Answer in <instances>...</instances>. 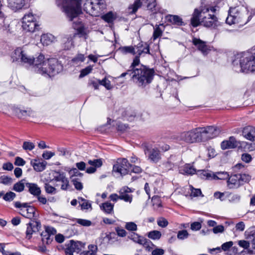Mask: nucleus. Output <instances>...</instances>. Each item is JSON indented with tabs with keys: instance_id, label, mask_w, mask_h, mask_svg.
<instances>
[{
	"instance_id": "11",
	"label": "nucleus",
	"mask_w": 255,
	"mask_h": 255,
	"mask_svg": "<svg viewBox=\"0 0 255 255\" xmlns=\"http://www.w3.org/2000/svg\"><path fill=\"white\" fill-rule=\"evenodd\" d=\"M85 244L81 242L70 241L68 244L65 252L67 255H80L85 248Z\"/></svg>"
},
{
	"instance_id": "24",
	"label": "nucleus",
	"mask_w": 255,
	"mask_h": 255,
	"mask_svg": "<svg viewBox=\"0 0 255 255\" xmlns=\"http://www.w3.org/2000/svg\"><path fill=\"white\" fill-rule=\"evenodd\" d=\"M15 112L19 118H23L27 116L34 117L35 116V113L29 108H27L26 110L17 108L15 110Z\"/></svg>"
},
{
	"instance_id": "25",
	"label": "nucleus",
	"mask_w": 255,
	"mask_h": 255,
	"mask_svg": "<svg viewBox=\"0 0 255 255\" xmlns=\"http://www.w3.org/2000/svg\"><path fill=\"white\" fill-rule=\"evenodd\" d=\"M30 164L34 170L37 172H41L45 170L47 165V162L45 161L38 162L37 159H31Z\"/></svg>"
},
{
	"instance_id": "41",
	"label": "nucleus",
	"mask_w": 255,
	"mask_h": 255,
	"mask_svg": "<svg viewBox=\"0 0 255 255\" xmlns=\"http://www.w3.org/2000/svg\"><path fill=\"white\" fill-rule=\"evenodd\" d=\"M238 175L241 185L249 182L251 179V176L248 174H238Z\"/></svg>"
},
{
	"instance_id": "32",
	"label": "nucleus",
	"mask_w": 255,
	"mask_h": 255,
	"mask_svg": "<svg viewBox=\"0 0 255 255\" xmlns=\"http://www.w3.org/2000/svg\"><path fill=\"white\" fill-rule=\"evenodd\" d=\"M114 207V204L108 202L104 203L100 205L101 209L108 214L113 213Z\"/></svg>"
},
{
	"instance_id": "56",
	"label": "nucleus",
	"mask_w": 255,
	"mask_h": 255,
	"mask_svg": "<svg viewBox=\"0 0 255 255\" xmlns=\"http://www.w3.org/2000/svg\"><path fill=\"white\" fill-rule=\"evenodd\" d=\"M99 83L100 85L104 86L106 89L108 90L112 88L111 82L106 78L102 80H99Z\"/></svg>"
},
{
	"instance_id": "15",
	"label": "nucleus",
	"mask_w": 255,
	"mask_h": 255,
	"mask_svg": "<svg viewBox=\"0 0 255 255\" xmlns=\"http://www.w3.org/2000/svg\"><path fill=\"white\" fill-rule=\"evenodd\" d=\"M132 190L128 186H124L119 191L120 199L124 200L126 202L131 203L132 201L133 196L129 194Z\"/></svg>"
},
{
	"instance_id": "35",
	"label": "nucleus",
	"mask_w": 255,
	"mask_h": 255,
	"mask_svg": "<svg viewBox=\"0 0 255 255\" xmlns=\"http://www.w3.org/2000/svg\"><path fill=\"white\" fill-rule=\"evenodd\" d=\"M26 183L25 179L21 180L14 184L13 190L17 192H21L23 191L24 189Z\"/></svg>"
},
{
	"instance_id": "17",
	"label": "nucleus",
	"mask_w": 255,
	"mask_h": 255,
	"mask_svg": "<svg viewBox=\"0 0 255 255\" xmlns=\"http://www.w3.org/2000/svg\"><path fill=\"white\" fill-rule=\"evenodd\" d=\"M53 180L62 183L61 189L63 190L68 189L69 187V180L66 177L63 172H56L54 176Z\"/></svg>"
},
{
	"instance_id": "50",
	"label": "nucleus",
	"mask_w": 255,
	"mask_h": 255,
	"mask_svg": "<svg viewBox=\"0 0 255 255\" xmlns=\"http://www.w3.org/2000/svg\"><path fill=\"white\" fill-rule=\"evenodd\" d=\"M88 163L93 167L98 168L102 166V161L101 159L89 160L88 161Z\"/></svg>"
},
{
	"instance_id": "3",
	"label": "nucleus",
	"mask_w": 255,
	"mask_h": 255,
	"mask_svg": "<svg viewBox=\"0 0 255 255\" xmlns=\"http://www.w3.org/2000/svg\"><path fill=\"white\" fill-rule=\"evenodd\" d=\"M218 133L216 127H198L181 132L178 139L187 143H195L206 141L216 137Z\"/></svg>"
},
{
	"instance_id": "54",
	"label": "nucleus",
	"mask_w": 255,
	"mask_h": 255,
	"mask_svg": "<svg viewBox=\"0 0 255 255\" xmlns=\"http://www.w3.org/2000/svg\"><path fill=\"white\" fill-rule=\"evenodd\" d=\"M16 194L11 191L7 192L3 197V199L6 201H11L15 197Z\"/></svg>"
},
{
	"instance_id": "27",
	"label": "nucleus",
	"mask_w": 255,
	"mask_h": 255,
	"mask_svg": "<svg viewBox=\"0 0 255 255\" xmlns=\"http://www.w3.org/2000/svg\"><path fill=\"white\" fill-rule=\"evenodd\" d=\"M196 172V169L189 164H186L181 167L179 169V172L182 174L187 175H191L194 174Z\"/></svg>"
},
{
	"instance_id": "52",
	"label": "nucleus",
	"mask_w": 255,
	"mask_h": 255,
	"mask_svg": "<svg viewBox=\"0 0 255 255\" xmlns=\"http://www.w3.org/2000/svg\"><path fill=\"white\" fill-rule=\"evenodd\" d=\"M35 147L33 142L30 141H24L23 143L22 148L25 150H32Z\"/></svg>"
},
{
	"instance_id": "16",
	"label": "nucleus",
	"mask_w": 255,
	"mask_h": 255,
	"mask_svg": "<svg viewBox=\"0 0 255 255\" xmlns=\"http://www.w3.org/2000/svg\"><path fill=\"white\" fill-rule=\"evenodd\" d=\"M41 226V223L38 221H33L32 222L27 224L26 231V238L30 239L34 232L39 231Z\"/></svg>"
},
{
	"instance_id": "22",
	"label": "nucleus",
	"mask_w": 255,
	"mask_h": 255,
	"mask_svg": "<svg viewBox=\"0 0 255 255\" xmlns=\"http://www.w3.org/2000/svg\"><path fill=\"white\" fill-rule=\"evenodd\" d=\"M25 186L28 189V191L31 195L35 197L40 195L41 190L37 184L27 182L25 183Z\"/></svg>"
},
{
	"instance_id": "55",
	"label": "nucleus",
	"mask_w": 255,
	"mask_h": 255,
	"mask_svg": "<svg viewBox=\"0 0 255 255\" xmlns=\"http://www.w3.org/2000/svg\"><path fill=\"white\" fill-rule=\"evenodd\" d=\"M45 190L48 194H54L56 192V188L48 183L45 184Z\"/></svg>"
},
{
	"instance_id": "44",
	"label": "nucleus",
	"mask_w": 255,
	"mask_h": 255,
	"mask_svg": "<svg viewBox=\"0 0 255 255\" xmlns=\"http://www.w3.org/2000/svg\"><path fill=\"white\" fill-rule=\"evenodd\" d=\"M12 182V179L10 177L5 175H2L0 177V183L1 184L8 185L11 184Z\"/></svg>"
},
{
	"instance_id": "33",
	"label": "nucleus",
	"mask_w": 255,
	"mask_h": 255,
	"mask_svg": "<svg viewBox=\"0 0 255 255\" xmlns=\"http://www.w3.org/2000/svg\"><path fill=\"white\" fill-rule=\"evenodd\" d=\"M166 18L168 21L178 25H182L183 23L182 19L177 15H169Z\"/></svg>"
},
{
	"instance_id": "18",
	"label": "nucleus",
	"mask_w": 255,
	"mask_h": 255,
	"mask_svg": "<svg viewBox=\"0 0 255 255\" xmlns=\"http://www.w3.org/2000/svg\"><path fill=\"white\" fill-rule=\"evenodd\" d=\"M193 43L204 55H207L211 50V47L207 45L205 42L200 39L194 38Z\"/></svg>"
},
{
	"instance_id": "47",
	"label": "nucleus",
	"mask_w": 255,
	"mask_h": 255,
	"mask_svg": "<svg viewBox=\"0 0 255 255\" xmlns=\"http://www.w3.org/2000/svg\"><path fill=\"white\" fill-rule=\"evenodd\" d=\"M72 182L76 189L81 190L83 189V185L82 183L74 176H72Z\"/></svg>"
},
{
	"instance_id": "45",
	"label": "nucleus",
	"mask_w": 255,
	"mask_h": 255,
	"mask_svg": "<svg viewBox=\"0 0 255 255\" xmlns=\"http://www.w3.org/2000/svg\"><path fill=\"white\" fill-rule=\"evenodd\" d=\"M125 227L129 231L134 232L137 230V225L135 223L132 222L126 223Z\"/></svg>"
},
{
	"instance_id": "37",
	"label": "nucleus",
	"mask_w": 255,
	"mask_h": 255,
	"mask_svg": "<svg viewBox=\"0 0 255 255\" xmlns=\"http://www.w3.org/2000/svg\"><path fill=\"white\" fill-rule=\"evenodd\" d=\"M119 50L125 54L131 53L134 55L135 54V48L131 46L121 47L119 48Z\"/></svg>"
},
{
	"instance_id": "14",
	"label": "nucleus",
	"mask_w": 255,
	"mask_h": 255,
	"mask_svg": "<svg viewBox=\"0 0 255 255\" xmlns=\"http://www.w3.org/2000/svg\"><path fill=\"white\" fill-rule=\"evenodd\" d=\"M45 230L41 233L42 241L44 243L49 244L52 241L51 236L56 233V230L52 227L45 226Z\"/></svg>"
},
{
	"instance_id": "63",
	"label": "nucleus",
	"mask_w": 255,
	"mask_h": 255,
	"mask_svg": "<svg viewBox=\"0 0 255 255\" xmlns=\"http://www.w3.org/2000/svg\"><path fill=\"white\" fill-rule=\"evenodd\" d=\"M55 155V153L49 151H45L42 154V157L45 159H49Z\"/></svg>"
},
{
	"instance_id": "20",
	"label": "nucleus",
	"mask_w": 255,
	"mask_h": 255,
	"mask_svg": "<svg viewBox=\"0 0 255 255\" xmlns=\"http://www.w3.org/2000/svg\"><path fill=\"white\" fill-rule=\"evenodd\" d=\"M242 133L247 139L252 141H255V127L247 126L244 128Z\"/></svg>"
},
{
	"instance_id": "21",
	"label": "nucleus",
	"mask_w": 255,
	"mask_h": 255,
	"mask_svg": "<svg viewBox=\"0 0 255 255\" xmlns=\"http://www.w3.org/2000/svg\"><path fill=\"white\" fill-rule=\"evenodd\" d=\"M241 185L238 174H234L229 177L227 186L229 189H237Z\"/></svg>"
},
{
	"instance_id": "30",
	"label": "nucleus",
	"mask_w": 255,
	"mask_h": 255,
	"mask_svg": "<svg viewBox=\"0 0 255 255\" xmlns=\"http://www.w3.org/2000/svg\"><path fill=\"white\" fill-rule=\"evenodd\" d=\"M128 238L132 240L133 242L137 243L139 245L145 244L146 242V239L143 237L139 236L138 234L135 233H132Z\"/></svg>"
},
{
	"instance_id": "9",
	"label": "nucleus",
	"mask_w": 255,
	"mask_h": 255,
	"mask_svg": "<svg viewBox=\"0 0 255 255\" xmlns=\"http://www.w3.org/2000/svg\"><path fill=\"white\" fill-rule=\"evenodd\" d=\"M38 26L35 17L32 13L24 15L22 19V27L27 32H33Z\"/></svg>"
},
{
	"instance_id": "51",
	"label": "nucleus",
	"mask_w": 255,
	"mask_h": 255,
	"mask_svg": "<svg viewBox=\"0 0 255 255\" xmlns=\"http://www.w3.org/2000/svg\"><path fill=\"white\" fill-rule=\"evenodd\" d=\"M228 192H216L214 194V196L216 199H219L221 201H224L226 199H227Z\"/></svg>"
},
{
	"instance_id": "61",
	"label": "nucleus",
	"mask_w": 255,
	"mask_h": 255,
	"mask_svg": "<svg viewBox=\"0 0 255 255\" xmlns=\"http://www.w3.org/2000/svg\"><path fill=\"white\" fill-rule=\"evenodd\" d=\"M116 231L118 236L121 237H125L127 234V232L125 229L120 227L116 228Z\"/></svg>"
},
{
	"instance_id": "40",
	"label": "nucleus",
	"mask_w": 255,
	"mask_h": 255,
	"mask_svg": "<svg viewBox=\"0 0 255 255\" xmlns=\"http://www.w3.org/2000/svg\"><path fill=\"white\" fill-rule=\"evenodd\" d=\"M102 18L105 21L108 23H110L113 22L116 18V16L113 12L110 11L107 13L102 15Z\"/></svg>"
},
{
	"instance_id": "8",
	"label": "nucleus",
	"mask_w": 255,
	"mask_h": 255,
	"mask_svg": "<svg viewBox=\"0 0 255 255\" xmlns=\"http://www.w3.org/2000/svg\"><path fill=\"white\" fill-rule=\"evenodd\" d=\"M105 8L103 0H87L83 5L84 10L94 16H98Z\"/></svg>"
},
{
	"instance_id": "62",
	"label": "nucleus",
	"mask_w": 255,
	"mask_h": 255,
	"mask_svg": "<svg viewBox=\"0 0 255 255\" xmlns=\"http://www.w3.org/2000/svg\"><path fill=\"white\" fill-rule=\"evenodd\" d=\"M85 57L83 54H79L72 59V61L78 63V62H83L85 60Z\"/></svg>"
},
{
	"instance_id": "26",
	"label": "nucleus",
	"mask_w": 255,
	"mask_h": 255,
	"mask_svg": "<svg viewBox=\"0 0 255 255\" xmlns=\"http://www.w3.org/2000/svg\"><path fill=\"white\" fill-rule=\"evenodd\" d=\"M135 54L140 56L142 54L149 53V46L147 43H139L135 47Z\"/></svg>"
},
{
	"instance_id": "28",
	"label": "nucleus",
	"mask_w": 255,
	"mask_h": 255,
	"mask_svg": "<svg viewBox=\"0 0 255 255\" xmlns=\"http://www.w3.org/2000/svg\"><path fill=\"white\" fill-rule=\"evenodd\" d=\"M41 42L43 45H48L56 41V37L51 34L46 33L41 35Z\"/></svg>"
},
{
	"instance_id": "39",
	"label": "nucleus",
	"mask_w": 255,
	"mask_h": 255,
	"mask_svg": "<svg viewBox=\"0 0 255 255\" xmlns=\"http://www.w3.org/2000/svg\"><path fill=\"white\" fill-rule=\"evenodd\" d=\"M89 251L83 252L80 254V255H96L97 247L94 245H90L88 246Z\"/></svg>"
},
{
	"instance_id": "53",
	"label": "nucleus",
	"mask_w": 255,
	"mask_h": 255,
	"mask_svg": "<svg viewBox=\"0 0 255 255\" xmlns=\"http://www.w3.org/2000/svg\"><path fill=\"white\" fill-rule=\"evenodd\" d=\"M76 223L84 227H89L92 225L91 221L86 219H77Z\"/></svg>"
},
{
	"instance_id": "34",
	"label": "nucleus",
	"mask_w": 255,
	"mask_h": 255,
	"mask_svg": "<svg viewBox=\"0 0 255 255\" xmlns=\"http://www.w3.org/2000/svg\"><path fill=\"white\" fill-rule=\"evenodd\" d=\"M142 5V2L140 0H135L133 4L128 6V10H131L129 12L130 14L135 13L138 9Z\"/></svg>"
},
{
	"instance_id": "12",
	"label": "nucleus",
	"mask_w": 255,
	"mask_h": 255,
	"mask_svg": "<svg viewBox=\"0 0 255 255\" xmlns=\"http://www.w3.org/2000/svg\"><path fill=\"white\" fill-rule=\"evenodd\" d=\"M131 167V165L126 158H122L118 159L117 164L113 167V170L121 175H125L128 173Z\"/></svg>"
},
{
	"instance_id": "64",
	"label": "nucleus",
	"mask_w": 255,
	"mask_h": 255,
	"mask_svg": "<svg viewBox=\"0 0 255 255\" xmlns=\"http://www.w3.org/2000/svg\"><path fill=\"white\" fill-rule=\"evenodd\" d=\"M25 164V161L20 157H16L15 159L14 164L16 166H23Z\"/></svg>"
},
{
	"instance_id": "29",
	"label": "nucleus",
	"mask_w": 255,
	"mask_h": 255,
	"mask_svg": "<svg viewBox=\"0 0 255 255\" xmlns=\"http://www.w3.org/2000/svg\"><path fill=\"white\" fill-rule=\"evenodd\" d=\"M239 148L244 151H252L255 150V143L240 141Z\"/></svg>"
},
{
	"instance_id": "13",
	"label": "nucleus",
	"mask_w": 255,
	"mask_h": 255,
	"mask_svg": "<svg viewBox=\"0 0 255 255\" xmlns=\"http://www.w3.org/2000/svg\"><path fill=\"white\" fill-rule=\"evenodd\" d=\"M201 178L208 180H225L228 179L229 174L225 171L214 173L212 171H201Z\"/></svg>"
},
{
	"instance_id": "60",
	"label": "nucleus",
	"mask_w": 255,
	"mask_h": 255,
	"mask_svg": "<svg viewBox=\"0 0 255 255\" xmlns=\"http://www.w3.org/2000/svg\"><path fill=\"white\" fill-rule=\"evenodd\" d=\"M241 159L246 163H250L252 160V157L250 154L246 153L242 155Z\"/></svg>"
},
{
	"instance_id": "58",
	"label": "nucleus",
	"mask_w": 255,
	"mask_h": 255,
	"mask_svg": "<svg viewBox=\"0 0 255 255\" xmlns=\"http://www.w3.org/2000/svg\"><path fill=\"white\" fill-rule=\"evenodd\" d=\"M168 224L167 220L164 218H160L157 220V225L162 228L166 227Z\"/></svg>"
},
{
	"instance_id": "5",
	"label": "nucleus",
	"mask_w": 255,
	"mask_h": 255,
	"mask_svg": "<svg viewBox=\"0 0 255 255\" xmlns=\"http://www.w3.org/2000/svg\"><path fill=\"white\" fill-rule=\"evenodd\" d=\"M154 71L153 69H149L141 65L139 68L133 70H128L126 72L122 73L120 78L129 75L131 78L140 86H145L151 83L152 80Z\"/></svg>"
},
{
	"instance_id": "49",
	"label": "nucleus",
	"mask_w": 255,
	"mask_h": 255,
	"mask_svg": "<svg viewBox=\"0 0 255 255\" xmlns=\"http://www.w3.org/2000/svg\"><path fill=\"white\" fill-rule=\"evenodd\" d=\"M93 66H88L81 71L79 77L82 78L90 73L93 70Z\"/></svg>"
},
{
	"instance_id": "31",
	"label": "nucleus",
	"mask_w": 255,
	"mask_h": 255,
	"mask_svg": "<svg viewBox=\"0 0 255 255\" xmlns=\"http://www.w3.org/2000/svg\"><path fill=\"white\" fill-rule=\"evenodd\" d=\"M149 158L153 162H157L160 158L159 150L157 148H153L150 150Z\"/></svg>"
},
{
	"instance_id": "42",
	"label": "nucleus",
	"mask_w": 255,
	"mask_h": 255,
	"mask_svg": "<svg viewBox=\"0 0 255 255\" xmlns=\"http://www.w3.org/2000/svg\"><path fill=\"white\" fill-rule=\"evenodd\" d=\"M80 205L82 210H92V205L90 201L81 198V200L80 202Z\"/></svg>"
},
{
	"instance_id": "10",
	"label": "nucleus",
	"mask_w": 255,
	"mask_h": 255,
	"mask_svg": "<svg viewBox=\"0 0 255 255\" xmlns=\"http://www.w3.org/2000/svg\"><path fill=\"white\" fill-rule=\"evenodd\" d=\"M16 208L20 209V214L23 217L31 219L35 216V209L27 203H21L20 202H16L14 203Z\"/></svg>"
},
{
	"instance_id": "48",
	"label": "nucleus",
	"mask_w": 255,
	"mask_h": 255,
	"mask_svg": "<svg viewBox=\"0 0 255 255\" xmlns=\"http://www.w3.org/2000/svg\"><path fill=\"white\" fill-rule=\"evenodd\" d=\"M188 237L189 234L188 232L185 230L178 231L177 235V238L180 240H183L184 239H186L188 238Z\"/></svg>"
},
{
	"instance_id": "36",
	"label": "nucleus",
	"mask_w": 255,
	"mask_h": 255,
	"mask_svg": "<svg viewBox=\"0 0 255 255\" xmlns=\"http://www.w3.org/2000/svg\"><path fill=\"white\" fill-rule=\"evenodd\" d=\"M186 189L188 190L189 196L191 197H198L202 194L200 189L194 188L192 186H189Z\"/></svg>"
},
{
	"instance_id": "57",
	"label": "nucleus",
	"mask_w": 255,
	"mask_h": 255,
	"mask_svg": "<svg viewBox=\"0 0 255 255\" xmlns=\"http://www.w3.org/2000/svg\"><path fill=\"white\" fill-rule=\"evenodd\" d=\"M162 166L165 170H169L173 167L174 164L170 160H167L162 163Z\"/></svg>"
},
{
	"instance_id": "38",
	"label": "nucleus",
	"mask_w": 255,
	"mask_h": 255,
	"mask_svg": "<svg viewBox=\"0 0 255 255\" xmlns=\"http://www.w3.org/2000/svg\"><path fill=\"white\" fill-rule=\"evenodd\" d=\"M147 236L153 240H158L161 237V233L159 231L154 230L149 232L148 233Z\"/></svg>"
},
{
	"instance_id": "23",
	"label": "nucleus",
	"mask_w": 255,
	"mask_h": 255,
	"mask_svg": "<svg viewBox=\"0 0 255 255\" xmlns=\"http://www.w3.org/2000/svg\"><path fill=\"white\" fill-rule=\"evenodd\" d=\"M8 5L12 10L16 11L22 8L25 4L24 0H7Z\"/></svg>"
},
{
	"instance_id": "1",
	"label": "nucleus",
	"mask_w": 255,
	"mask_h": 255,
	"mask_svg": "<svg viewBox=\"0 0 255 255\" xmlns=\"http://www.w3.org/2000/svg\"><path fill=\"white\" fill-rule=\"evenodd\" d=\"M57 4L61 6L70 21H73V27L75 31L65 34L61 39V44L65 50H69L74 46L73 39L77 34L80 37H85L88 33V30L84 26L79 19L74 21L82 12L81 0H57Z\"/></svg>"
},
{
	"instance_id": "46",
	"label": "nucleus",
	"mask_w": 255,
	"mask_h": 255,
	"mask_svg": "<svg viewBox=\"0 0 255 255\" xmlns=\"http://www.w3.org/2000/svg\"><path fill=\"white\" fill-rule=\"evenodd\" d=\"M227 199H228L230 202H236L240 200V196L238 194H234L228 192Z\"/></svg>"
},
{
	"instance_id": "19",
	"label": "nucleus",
	"mask_w": 255,
	"mask_h": 255,
	"mask_svg": "<svg viewBox=\"0 0 255 255\" xmlns=\"http://www.w3.org/2000/svg\"><path fill=\"white\" fill-rule=\"evenodd\" d=\"M239 142L240 141H237L234 136H231L228 140L222 141L221 146L222 149L234 148L239 147Z\"/></svg>"
},
{
	"instance_id": "4",
	"label": "nucleus",
	"mask_w": 255,
	"mask_h": 255,
	"mask_svg": "<svg viewBox=\"0 0 255 255\" xmlns=\"http://www.w3.org/2000/svg\"><path fill=\"white\" fill-rule=\"evenodd\" d=\"M216 10L214 6L204 7L200 10L195 9L191 19V25L197 27L201 24L206 27L217 28L221 23L214 14Z\"/></svg>"
},
{
	"instance_id": "59",
	"label": "nucleus",
	"mask_w": 255,
	"mask_h": 255,
	"mask_svg": "<svg viewBox=\"0 0 255 255\" xmlns=\"http://www.w3.org/2000/svg\"><path fill=\"white\" fill-rule=\"evenodd\" d=\"M162 33V30L160 29V28L159 27V26H157L154 29L153 34V40H155L159 37L161 36Z\"/></svg>"
},
{
	"instance_id": "7",
	"label": "nucleus",
	"mask_w": 255,
	"mask_h": 255,
	"mask_svg": "<svg viewBox=\"0 0 255 255\" xmlns=\"http://www.w3.org/2000/svg\"><path fill=\"white\" fill-rule=\"evenodd\" d=\"M252 15H248V10L243 5L231 7L229 10L226 23L229 25L239 24L243 26L252 18Z\"/></svg>"
},
{
	"instance_id": "43",
	"label": "nucleus",
	"mask_w": 255,
	"mask_h": 255,
	"mask_svg": "<svg viewBox=\"0 0 255 255\" xmlns=\"http://www.w3.org/2000/svg\"><path fill=\"white\" fill-rule=\"evenodd\" d=\"M247 238L252 240V244L253 249H255V232L251 229L249 232L247 233Z\"/></svg>"
},
{
	"instance_id": "2",
	"label": "nucleus",
	"mask_w": 255,
	"mask_h": 255,
	"mask_svg": "<svg viewBox=\"0 0 255 255\" xmlns=\"http://www.w3.org/2000/svg\"><path fill=\"white\" fill-rule=\"evenodd\" d=\"M13 61H19L29 65L33 64L34 71L43 75L53 76L62 70V65L55 58L45 59L39 55L33 59L23 47L17 48L12 55Z\"/></svg>"
},
{
	"instance_id": "6",
	"label": "nucleus",
	"mask_w": 255,
	"mask_h": 255,
	"mask_svg": "<svg viewBox=\"0 0 255 255\" xmlns=\"http://www.w3.org/2000/svg\"><path fill=\"white\" fill-rule=\"evenodd\" d=\"M232 64L237 71L243 72L255 71V54L248 52L238 53L234 56Z\"/></svg>"
}]
</instances>
